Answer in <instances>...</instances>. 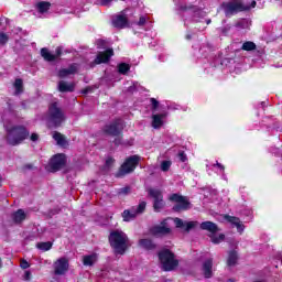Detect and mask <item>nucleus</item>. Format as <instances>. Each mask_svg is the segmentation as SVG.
Returning a JSON list of instances; mask_svg holds the SVG:
<instances>
[{"mask_svg": "<svg viewBox=\"0 0 282 282\" xmlns=\"http://www.w3.org/2000/svg\"><path fill=\"white\" fill-rule=\"evenodd\" d=\"M109 243L117 254H124L129 248V237L122 230H115L110 232Z\"/></svg>", "mask_w": 282, "mask_h": 282, "instance_id": "1", "label": "nucleus"}, {"mask_svg": "<svg viewBox=\"0 0 282 282\" xmlns=\"http://www.w3.org/2000/svg\"><path fill=\"white\" fill-rule=\"evenodd\" d=\"M257 7V1H252L251 4H248L243 1H234V2H227L223 3V9L225 11L226 17H231V14H237V12H246L247 10H250L251 8Z\"/></svg>", "mask_w": 282, "mask_h": 282, "instance_id": "2", "label": "nucleus"}, {"mask_svg": "<svg viewBox=\"0 0 282 282\" xmlns=\"http://www.w3.org/2000/svg\"><path fill=\"white\" fill-rule=\"evenodd\" d=\"M8 137L7 142L11 144V147H17V144H21L23 140H26L30 135V132L23 127H14L12 129L7 128Z\"/></svg>", "mask_w": 282, "mask_h": 282, "instance_id": "3", "label": "nucleus"}, {"mask_svg": "<svg viewBox=\"0 0 282 282\" xmlns=\"http://www.w3.org/2000/svg\"><path fill=\"white\" fill-rule=\"evenodd\" d=\"M159 259L165 272H171L172 270H175L177 265H180V261L175 259V254L169 249H163L161 252H159Z\"/></svg>", "mask_w": 282, "mask_h": 282, "instance_id": "4", "label": "nucleus"}, {"mask_svg": "<svg viewBox=\"0 0 282 282\" xmlns=\"http://www.w3.org/2000/svg\"><path fill=\"white\" fill-rule=\"evenodd\" d=\"M65 122V113L58 108V104H52L48 108V127H61Z\"/></svg>", "mask_w": 282, "mask_h": 282, "instance_id": "5", "label": "nucleus"}, {"mask_svg": "<svg viewBox=\"0 0 282 282\" xmlns=\"http://www.w3.org/2000/svg\"><path fill=\"white\" fill-rule=\"evenodd\" d=\"M139 163H140L139 155L129 156L120 166L117 173V177H124V175H129V173H133V171H135V167L138 166Z\"/></svg>", "mask_w": 282, "mask_h": 282, "instance_id": "6", "label": "nucleus"}, {"mask_svg": "<svg viewBox=\"0 0 282 282\" xmlns=\"http://www.w3.org/2000/svg\"><path fill=\"white\" fill-rule=\"evenodd\" d=\"M170 202L175 203V206L173 207L175 213H181V210H189L191 208V202H188V198L181 196L180 194L171 195Z\"/></svg>", "mask_w": 282, "mask_h": 282, "instance_id": "7", "label": "nucleus"}, {"mask_svg": "<svg viewBox=\"0 0 282 282\" xmlns=\"http://www.w3.org/2000/svg\"><path fill=\"white\" fill-rule=\"evenodd\" d=\"M65 166V156L64 154H56L52 158L50 164L46 167V171L50 173H56V171H61Z\"/></svg>", "mask_w": 282, "mask_h": 282, "instance_id": "8", "label": "nucleus"}, {"mask_svg": "<svg viewBox=\"0 0 282 282\" xmlns=\"http://www.w3.org/2000/svg\"><path fill=\"white\" fill-rule=\"evenodd\" d=\"M53 267L55 274L63 275L69 270V261L67 258H59L54 262Z\"/></svg>", "mask_w": 282, "mask_h": 282, "instance_id": "9", "label": "nucleus"}, {"mask_svg": "<svg viewBox=\"0 0 282 282\" xmlns=\"http://www.w3.org/2000/svg\"><path fill=\"white\" fill-rule=\"evenodd\" d=\"M120 131H122V122L120 120L112 121L104 127V132L107 135H120Z\"/></svg>", "mask_w": 282, "mask_h": 282, "instance_id": "10", "label": "nucleus"}, {"mask_svg": "<svg viewBox=\"0 0 282 282\" xmlns=\"http://www.w3.org/2000/svg\"><path fill=\"white\" fill-rule=\"evenodd\" d=\"M174 224H175L176 228H183V230H185V232H191V230H193L194 228H197V226H199V223H197V221H185L184 223V220H182V218H175Z\"/></svg>", "mask_w": 282, "mask_h": 282, "instance_id": "11", "label": "nucleus"}, {"mask_svg": "<svg viewBox=\"0 0 282 282\" xmlns=\"http://www.w3.org/2000/svg\"><path fill=\"white\" fill-rule=\"evenodd\" d=\"M111 56H113V48H108L106 52H99L95 58V64L100 65L102 63H109Z\"/></svg>", "mask_w": 282, "mask_h": 282, "instance_id": "12", "label": "nucleus"}, {"mask_svg": "<svg viewBox=\"0 0 282 282\" xmlns=\"http://www.w3.org/2000/svg\"><path fill=\"white\" fill-rule=\"evenodd\" d=\"M78 73V64H72L68 68H62L58 70V78H67V76H74Z\"/></svg>", "mask_w": 282, "mask_h": 282, "instance_id": "13", "label": "nucleus"}, {"mask_svg": "<svg viewBox=\"0 0 282 282\" xmlns=\"http://www.w3.org/2000/svg\"><path fill=\"white\" fill-rule=\"evenodd\" d=\"M128 23H129V21L127 20L126 14H119L112 19L113 28H119L120 30H122L123 28H127Z\"/></svg>", "mask_w": 282, "mask_h": 282, "instance_id": "14", "label": "nucleus"}, {"mask_svg": "<svg viewBox=\"0 0 282 282\" xmlns=\"http://www.w3.org/2000/svg\"><path fill=\"white\" fill-rule=\"evenodd\" d=\"M200 230H207V232H209V235H215V234L219 232V227L217 226V224H215L213 221H203L200 224Z\"/></svg>", "mask_w": 282, "mask_h": 282, "instance_id": "15", "label": "nucleus"}, {"mask_svg": "<svg viewBox=\"0 0 282 282\" xmlns=\"http://www.w3.org/2000/svg\"><path fill=\"white\" fill-rule=\"evenodd\" d=\"M225 219H226V221H228L232 226H236L238 232H243L246 227L243 226V224L241 223V220L239 218H237L235 216L226 215Z\"/></svg>", "mask_w": 282, "mask_h": 282, "instance_id": "16", "label": "nucleus"}, {"mask_svg": "<svg viewBox=\"0 0 282 282\" xmlns=\"http://www.w3.org/2000/svg\"><path fill=\"white\" fill-rule=\"evenodd\" d=\"M171 229L164 225H158L151 228V234L155 237H162V235H169Z\"/></svg>", "mask_w": 282, "mask_h": 282, "instance_id": "17", "label": "nucleus"}, {"mask_svg": "<svg viewBox=\"0 0 282 282\" xmlns=\"http://www.w3.org/2000/svg\"><path fill=\"white\" fill-rule=\"evenodd\" d=\"M203 274H204L205 279L213 278V259H207L203 263Z\"/></svg>", "mask_w": 282, "mask_h": 282, "instance_id": "18", "label": "nucleus"}, {"mask_svg": "<svg viewBox=\"0 0 282 282\" xmlns=\"http://www.w3.org/2000/svg\"><path fill=\"white\" fill-rule=\"evenodd\" d=\"M164 124V115H153L152 116V127L153 129H160Z\"/></svg>", "mask_w": 282, "mask_h": 282, "instance_id": "19", "label": "nucleus"}, {"mask_svg": "<svg viewBox=\"0 0 282 282\" xmlns=\"http://www.w3.org/2000/svg\"><path fill=\"white\" fill-rule=\"evenodd\" d=\"M138 217V214L135 212V208L132 209H126L122 213L123 221H131Z\"/></svg>", "mask_w": 282, "mask_h": 282, "instance_id": "20", "label": "nucleus"}, {"mask_svg": "<svg viewBox=\"0 0 282 282\" xmlns=\"http://www.w3.org/2000/svg\"><path fill=\"white\" fill-rule=\"evenodd\" d=\"M57 87L58 91H62V94H65L67 91H74V84H69L65 80H61Z\"/></svg>", "mask_w": 282, "mask_h": 282, "instance_id": "21", "label": "nucleus"}, {"mask_svg": "<svg viewBox=\"0 0 282 282\" xmlns=\"http://www.w3.org/2000/svg\"><path fill=\"white\" fill-rule=\"evenodd\" d=\"M35 7H36V10L40 12V14H46L50 8H52V3L42 1V2H37Z\"/></svg>", "mask_w": 282, "mask_h": 282, "instance_id": "22", "label": "nucleus"}, {"mask_svg": "<svg viewBox=\"0 0 282 282\" xmlns=\"http://www.w3.org/2000/svg\"><path fill=\"white\" fill-rule=\"evenodd\" d=\"M148 195L149 197H152L154 202L164 199V196L162 195V191L156 189V188H149L148 189Z\"/></svg>", "mask_w": 282, "mask_h": 282, "instance_id": "23", "label": "nucleus"}, {"mask_svg": "<svg viewBox=\"0 0 282 282\" xmlns=\"http://www.w3.org/2000/svg\"><path fill=\"white\" fill-rule=\"evenodd\" d=\"M98 261V254L93 253L88 256H84L83 263L84 265H94Z\"/></svg>", "mask_w": 282, "mask_h": 282, "instance_id": "24", "label": "nucleus"}, {"mask_svg": "<svg viewBox=\"0 0 282 282\" xmlns=\"http://www.w3.org/2000/svg\"><path fill=\"white\" fill-rule=\"evenodd\" d=\"M53 139L55 142H57L58 147H67V140L65 139V135H63L59 132L53 133Z\"/></svg>", "mask_w": 282, "mask_h": 282, "instance_id": "25", "label": "nucleus"}, {"mask_svg": "<svg viewBox=\"0 0 282 282\" xmlns=\"http://www.w3.org/2000/svg\"><path fill=\"white\" fill-rule=\"evenodd\" d=\"M41 56L44 58V61H47L48 63H52V61H56V55L52 54L50 50L45 47L41 50Z\"/></svg>", "mask_w": 282, "mask_h": 282, "instance_id": "26", "label": "nucleus"}, {"mask_svg": "<svg viewBox=\"0 0 282 282\" xmlns=\"http://www.w3.org/2000/svg\"><path fill=\"white\" fill-rule=\"evenodd\" d=\"M13 221L15 224H21V221H24L25 219V212L23 209H18L13 215H12Z\"/></svg>", "mask_w": 282, "mask_h": 282, "instance_id": "27", "label": "nucleus"}, {"mask_svg": "<svg viewBox=\"0 0 282 282\" xmlns=\"http://www.w3.org/2000/svg\"><path fill=\"white\" fill-rule=\"evenodd\" d=\"M139 246L141 248H144V250H154V248H155V245L153 243V241H151L149 239L139 240Z\"/></svg>", "mask_w": 282, "mask_h": 282, "instance_id": "28", "label": "nucleus"}, {"mask_svg": "<svg viewBox=\"0 0 282 282\" xmlns=\"http://www.w3.org/2000/svg\"><path fill=\"white\" fill-rule=\"evenodd\" d=\"M241 50H243V52H254V50H257V44H254V42L247 41L242 44Z\"/></svg>", "mask_w": 282, "mask_h": 282, "instance_id": "29", "label": "nucleus"}, {"mask_svg": "<svg viewBox=\"0 0 282 282\" xmlns=\"http://www.w3.org/2000/svg\"><path fill=\"white\" fill-rule=\"evenodd\" d=\"M209 237L213 243H221V241L226 239V236L224 234H219L218 236L217 234H212L209 235Z\"/></svg>", "mask_w": 282, "mask_h": 282, "instance_id": "30", "label": "nucleus"}, {"mask_svg": "<svg viewBox=\"0 0 282 282\" xmlns=\"http://www.w3.org/2000/svg\"><path fill=\"white\" fill-rule=\"evenodd\" d=\"M36 248L39 250H42L43 252H47V250H52V242L51 241H46V242H39L36 245Z\"/></svg>", "mask_w": 282, "mask_h": 282, "instance_id": "31", "label": "nucleus"}, {"mask_svg": "<svg viewBox=\"0 0 282 282\" xmlns=\"http://www.w3.org/2000/svg\"><path fill=\"white\" fill-rule=\"evenodd\" d=\"M237 253L236 251H230L228 254L227 265H235L237 263Z\"/></svg>", "mask_w": 282, "mask_h": 282, "instance_id": "32", "label": "nucleus"}, {"mask_svg": "<svg viewBox=\"0 0 282 282\" xmlns=\"http://www.w3.org/2000/svg\"><path fill=\"white\" fill-rule=\"evenodd\" d=\"M14 88H15V94H22L23 93V79L18 78L14 82Z\"/></svg>", "mask_w": 282, "mask_h": 282, "instance_id": "33", "label": "nucleus"}, {"mask_svg": "<svg viewBox=\"0 0 282 282\" xmlns=\"http://www.w3.org/2000/svg\"><path fill=\"white\" fill-rule=\"evenodd\" d=\"M240 30H248L251 25L250 21L242 19L236 24Z\"/></svg>", "mask_w": 282, "mask_h": 282, "instance_id": "34", "label": "nucleus"}, {"mask_svg": "<svg viewBox=\"0 0 282 282\" xmlns=\"http://www.w3.org/2000/svg\"><path fill=\"white\" fill-rule=\"evenodd\" d=\"M153 208H154L155 213H160V210H162V208H164V198L154 200Z\"/></svg>", "mask_w": 282, "mask_h": 282, "instance_id": "35", "label": "nucleus"}, {"mask_svg": "<svg viewBox=\"0 0 282 282\" xmlns=\"http://www.w3.org/2000/svg\"><path fill=\"white\" fill-rule=\"evenodd\" d=\"M172 164H173V162H171V161H163L161 163V171H163V173H167V171L171 170Z\"/></svg>", "mask_w": 282, "mask_h": 282, "instance_id": "36", "label": "nucleus"}, {"mask_svg": "<svg viewBox=\"0 0 282 282\" xmlns=\"http://www.w3.org/2000/svg\"><path fill=\"white\" fill-rule=\"evenodd\" d=\"M147 208V202H141L139 206L134 209L137 215H142Z\"/></svg>", "mask_w": 282, "mask_h": 282, "instance_id": "37", "label": "nucleus"}, {"mask_svg": "<svg viewBox=\"0 0 282 282\" xmlns=\"http://www.w3.org/2000/svg\"><path fill=\"white\" fill-rule=\"evenodd\" d=\"M130 69L129 64L121 63L118 66L119 74H127V72Z\"/></svg>", "mask_w": 282, "mask_h": 282, "instance_id": "38", "label": "nucleus"}, {"mask_svg": "<svg viewBox=\"0 0 282 282\" xmlns=\"http://www.w3.org/2000/svg\"><path fill=\"white\" fill-rule=\"evenodd\" d=\"M9 36H8V34H6V33H0V45H6V43H8V41H9Z\"/></svg>", "mask_w": 282, "mask_h": 282, "instance_id": "39", "label": "nucleus"}, {"mask_svg": "<svg viewBox=\"0 0 282 282\" xmlns=\"http://www.w3.org/2000/svg\"><path fill=\"white\" fill-rule=\"evenodd\" d=\"M150 102L152 105V110L155 111L158 109V107H160V101L156 100L155 98H151Z\"/></svg>", "mask_w": 282, "mask_h": 282, "instance_id": "40", "label": "nucleus"}, {"mask_svg": "<svg viewBox=\"0 0 282 282\" xmlns=\"http://www.w3.org/2000/svg\"><path fill=\"white\" fill-rule=\"evenodd\" d=\"M131 193V187L127 186L119 189V195H129Z\"/></svg>", "mask_w": 282, "mask_h": 282, "instance_id": "41", "label": "nucleus"}, {"mask_svg": "<svg viewBox=\"0 0 282 282\" xmlns=\"http://www.w3.org/2000/svg\"><path fill=\"white\" fill-rule=\"evenodd\" d=\"M115 162H116V160H113V158H108V159L106 160V166H107V169H111V166H113Z\"/></svg>", "mask_w": 282, "mask_h": 282, "instance_id": "42", "label": "nucleus"}, {"mask_svg": "<svg viewBox=\"0 0 282 282\" xmlns=\"http://www.w3.org/2000/svg\"><path fill=\"white\" fill-rule=\"evenodd\" d=\"M20 267L22 268V270H28V268H30V262H28L26 260H22Z\"/></svg>", "mask_w": 282, "mask_h": 282, "instance_id": "43", "label": "nucleus"}, {"mask_svg": "<svg viewBox=\"0 0 282 282\" xmlns=\"http://www.w3.org/2000/svg\"><path fill=\"white\" fill-rule=\"evenodd\" d=\"M31 142H39V134L32 133L30 137Z\"/></svg>", "mask_w": 282, "mask_h": 282, "instance_id": "44", "label": "nucleus"}, {"mask_svg": "<svg viewBox=\"0 0 282 282\" xmlns=\"http://www.w3.org/2000/svg\"><path fill=\"white\" fill-rule=\"evenodd\" d=\"M30 279H32V272L25 271L24 272V281H30Z\"/></svg>", "mask_w": 282, "mask_h": 282, "instance_id": "45", "label": "nucleus"}, {"mask_svg": "<svg viewBox=\"0 0 282 282\" xmlns=\"http://www.w3.org/2000/svg\"><path fill=\"white\" fill-rule=\"evenodd\" d=\"M113 0H100V6H111Z\"/></svg>", "mask_w": 282, "mask_h": 282, "instance_id": "46", "label": "nucleus"}, {"mask_svg": "<svg viewBox=\"0 0 282 282\" xmlns=\"http://www.w3.org/2000/svg\"><path fill=\"white\" fill-rule=\"evenodd\" d=\"M178 158H180L181 162H186V154L184 152H180Z\"/></svg>", "mask_w": 282, "mask_h": 282, "instance_id": "47", "label": "nucleus"}, {"mask_svg": "<svg viewBox=\"0 0 282 282\" xmlns=\"http://www.w3.org/2000/svg\"><path fill=\"white\" fill-rule=\"evenodd\" d=\"M144 23H147V18L140 17L138 25H144Z\"/></svg>", "mask_w": 282, "mask_h": 282, "instance_id": "48", "label": "nucleus"}, {"mask_svg": "<svg viewBox=\"0 0 282 282\" xmlns=\"http://www.w3.org/2000/svg\"><path fill=\"white\" fill-rule=\"evenodd\" d=\"M55 52H56L55 56H56V58H58V56H61V54H63V48L62 47H57Z\"/></svg>", "mask_w": 282, "mask_h": 282, "instance_id": "49", "label": "nucleus"}, {"mask_svg": "<svg viewBox=\"0 0 282 282\" xmlns=\"http://www.w3.org/2000/svg\"><path fill=\"white\" fill-rule=\"evenodd\" d=\"M138 84H133V86H130L128 89L129 91H134L135 87H137Z\"/></svg>", "mask_w": 282, "mask_h": 282, "instance_id": "50", "label": "nucleus"}, {"mask_svg": "<svg viewBox=\"0 0 282 282\" xmlns=\"http://www.w3.org/2000/svg\"><path fill=\"white\" fill-rule=\"evenodd\" d=\"M216 166H218V169H220V171H224V165H221V163L217 162Z\"/></svg>", "mask_w": 282, "mask_h": 282, "instance_id": "51", "label": "nucleus"}, {"mask_svg": "<svg viewBox=\"0 0 282 282\" xmlns=\"http://www.w3.org/2000/svg\"><path fill=\"white\" fill-rule=\"evenodd\" d=\"M186 40H187V41H191V35H186Z\"/></svg>", "mask_w": 282, "mask_h": 282, "instance_id": "52", "label": "nucleus"}, {"mask_svg": "<svg viewBox=\"0 0 282 282\" xmlns=\"http://www.w3.org/2000/svg\"><path fill=\"white\" fill-rule=\"evenodd\" d=\"M209 23H210V20H207V25H209Z\"/></svg>", "mask_w": 282, "mask_h": 282, "instance_id": "53", "label": "nucleus"}, {"mask_svg": "<svg viewBox=\"0 0 282 282\" xmlns=\"http://www.w3.org/2000/svg\"><path fill=\"white\" fill-rule=\"evenodd\" d=\"M0 268H1V259H0Z\"/></svg>", "mask_w": 282, "mask_h": 282, "instance_id": "54", "label": "nucleus"}]
</instances>
